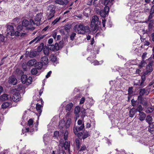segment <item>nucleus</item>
Segmentation results:
<instances>
[{
	"instance_id": "nucleus-19",
	"label": "nucleus",
	"mask_w": 154,
	"mask_h": 154,
	"mask_svg": "<svg viewBox=\"0 0 154 154\" xmlns=\"http://www.w3.org/2000/svg\"><path fill=\"white\" fill-rule=\"evenodd\" d=\"M148 131L151 134H154V125L153 124L149 125L148 127Z\"/></svg>"
},
{
	"instance_id": "nucleus-3",
	"label": "nucleus",
	"mask_w": 154,
	"mask_h": 154,
	"mask_svg": "<svg viewBox=\"0 0 154 154\" xmlns=\"http://www.w3.org/2000/svg\"><path fill=\"white\" fill-rule=\"evenodd\" d=\"M56 6L54 5H50L47 7V11H48V13L47 18L48 20H50L54 16L55 13V9Z\"/></svg>"
},
{
	"instance_id": "nucleus-14",
	"label": "nucleus",
	"mask_w": 154,
	"mask_h": 154,
	"mask_svg": "<svg viewBox=\"0 0 154 154\" xmlns=\"http://www.w3.org/2000/svg\"><path fill=\"white\" fill-rule=\"evenodd\" d=\"M20 95L19 93H14L12 97V100L14 102H17L20 100Z\"/></svg>"
},
{
	"instance_id": "nucleus-44",
	"label": "nucleus",
	"mask_w": 154,
	"mask_h": 154,
	"mask_svg": "<svg viewBox=\"0 0 154 154\" xmlns=\"http://www.w3.org/2000/svg\"><path fill=\"white\" fill-rule=\"evenodd\" d=\"M68 135V132L67 131H66L64 134V138L65 140L67 139Z\"/></svg>"
},
{
	"instance_id": "nucleus-22",
	"label": "nucleus",
	"mask_w": 154,
	"mask_h": 154,
	"mask_svg": "<svg viewBox=\"0 0 154 154\" xmlns=\"http://www.w3.org/2000/svg\"><path fill=\"white\" fill-rule=\"evenodd\" d=\"M91 57H88L87 58V60L90 61V62L91 63H93L94 65H98L100 64L99 62L97 60H94V61H93L91 60Z\"/></svg>"
},
{
	"instance_id": "nucleus-35",
	"label": "nucleus",
	"mask_w": 154,
	"mask_h": 154,
	"mask_svg": "<svg viewBox=\"0 0 154 154\" xmlns=\"http://www.w3.org/2000/svg\"><path fill=\"white\" fill-rule=\"evenodd\" d=\"M80 111V108L79 106H76L75 109L74 113L77 116H78V114Z\"/></svg>"
},
{
	"instance_id": "nucleus-29",
	"label": "nucleus",
	"mask_w": 154,
	"mask_h": 154,
	"mask_svg": "<svg viewBox=\"0 0 154 154\" xmlns=\"http://www.w3.org/2000/svg\"><path fill=\"white\" fill-rule=\"evenodd\" d=\"M73 131L74 134L77 135V136L78 137V135L80 133V132H79V131H80L79 130H78V128L76 126H74L73 128Z\"/></svg>"
},
{
	"instance_id": "nucleus-9",
	"label": "nucleus",
	"mask_w": 154,
	"mask_h": 154,
	"mask_svg": "<svg viewBox=\"0 0 154 154\" xmlns=\"http://www.w3.org/2000/svg\"><path fill=\"white\" fill-rule=\"evenodd\" d=\"M42 106L40 104H37L36 106V109L37 112L36 114L38 116V119L40 116L42 111Z\"/></svg>"
},
{
	"instance_id": "nucleus-20",
	"label": "nucleus",
	"mask_w": 154,
	"mask_h": 154,
	"mask_svg": "<svg viewBox=\"0 0 154 154\" xmlns=\"http://www.w3.org/2000/svg\"><path fill=\"white\" fill-rule=\"evenodd\" d=\"M12 107L11 103L8 102L4 103L2 105V107L3 109H6L7 107Z\"/></svg>"
},
{
	"instance_id": "nucleus-7",
	"label": "nucleus",
	"mask_w": 154,
	"mask_h": 154,
	"mask_svg": "<svg viewBox=\"0 0 154 154\" xmlns=\"http://www.w3.org/2000/svg\"><path fill=\"white\" fill-rule=\"evenodd\" d=\"M109 10V8L108 6H106L103 10H101L100 12V15L103 17H105L107 14Z\"/></svg>"
},
{
	"instance_id": "nucleus-12",
	"label": "nucleus",
	"mask_w": 154,
	"mask_h": 154,
	"mask_svg": "<svg viewBox=\"0 0 154 154\" xmlns=\"http://www.w3.org/2000/svg\"><path fill=\"white\" fill-rule=\"evenodd\" d=\"M150 91V89H141L140 90L139 94L140 96H143L144 94L147 95L148 94Z\"/></svg>"
},
{
	"instance_id": "nucleus-48",
	"label": "nucleus",
	"mask_w": 154,
	"mask_h": 154,
	"mask_svg": "<svg viewBox=\"0 0 154 154\" xmlns=\"http://www.w3.org/2000/svg\"><path fill=\"white\" fill-rule=\"evenodd\" d=\"M52 36L54 38V39H55L56 38L57 35V32L56 31H54L52 32Z\"/></svg>"
},
{
	"instance_id": "nucleus-21",
	"label": "nucleus",
	"mask_w": 154,
	"mask_h": 154,
	"mask_svg": "<svg viewBox=\"0 0 154 154\" xmlns=\"http://www.w3.org/2000/svg\"><path fill=\"white\" fill-rule=\"evenodd\" d=\"M9 97L11 98V96L9 97V96L7 94H4L1 96L0 99L4 101L8 99Z\"/></svg>"
},
{
	"instance_id": "nucleus-58",
	"label": "nucleus",
	"mask_w": 154,
	"mask_h": 154,
	"mask_svg": "<svg viewBox=\"0 0 154 154\" xmlns=\"http://www.w3.org/2000/svg\"><path fill=\"white\" fill-rule=\"evenodd\" d=\"M137 110H138L139 112H141L140 111L142 110V106L140 105L139 106L137 109Z\"/></svg>"
},
{
	"instance_id": "nucleus-4",
	"label": "nucleus",
	"mask_w": 154,
	"mask_h": 154,
	"mask_svg": "<svg viewBox=\"0 0 154 154\" xmlns=\"http://www.w3.org/2000/svg\"><path fill=\"white\" fill-rule=\"evenodd\" d=\"M33 121L32 119H31L28 121V125L29 127L22 129L21 134H24V133L28 132L29 131L32 132L34 131V128L33 127Z\"/></svg>"
},
{
	"instance_id": "nucleus-62",
	"label": "nucleus",
	"mask_w": 154,
	"mask_h": 154,
	"mask_svg": "<svg viewBox=\"0 0 154 154\" xmlns=\"http://www.w3.org/2000/svg\"><path fill=\"white\" fill-rule=\"evenodd\" d=\"M86 127L87 128H90L91 126V125L90 123H87L85 125Z\"/></svg>"
},
{
	"instance_id": "nucleus-8",
	"label": "nucleus",
	"mask_w": 154,
	"mask_h": 154,
	"mask_svg": "<svg viewBox=\"0 0 154 154\" xmlns=\"http://www.w3.org/2000/svg\"><path fill=\"white\" fill-rule=\"evenodd\" d=\"M7 33L11 36L14 35V29L12 26L8 25L7 27Z\"/></svg>"
},
{
	"instance_id": "nucleus-13",
	"label": "nucleus",
	"mask_w": 154,
	"mask_h": 154,
	"mask_svg": "<svg viewBox=\"0 0 154 154\" xmlns=\"http://www.w3.org/2000/svg\"><path fill=\"white\" fill-rule=\"evenodd\" d=\"M55 3L61 5H66L68 3L67 0H54Z\"/></svg>"
},
{
	"instance_id": "nucleus-26",
	"label": "nucleus",
	"mask_w": 154,
	"mask_h": 154,
	"mask_svg": "<svg viewBox=\"0 0 154 154\" xmlns=\"http://www.w3.org/2000/svg\"><path fill=\"white\" fill-rule=\"evenodd\" d=\"M139 115V119L141 121L143 120L144 119L146 116L145 114L143 112H140Z\"/></svg>"
},
{
	"instance_id": "nucleus-45",
	"label": "nucleus",
	"mask_w": 154,
	"mask_h": 154,
	"mask_svg": "<svg viewBox=\"0 0 154 154\" xmlns=\"http://www.w3.org/2000/svg\"><path fill=\"white\" fill-rule=\"evenodd\" d=\"M76 35V33L75 32H72L70 36V39L73 41Z\"/></svg>"
},
{
	"instance_id": "nucleus-55",
	"label": "nucleus",
	"mask_w": 154,
	"mask_h": 154,
	"mask_svg": "<svg viewBox=\"0 0 154 154\" xmlns=\"http://www.w3.org/2000/svg\"><path fill=\"white\" fill-rule=\"evenodd\" d=\"M102 24L103 27H105V23L106 22V20L104 18L103 19H102Z\"/></svg>"
},
{
	"instance_id": "nucleus-11",
	"label": "nucleus",
	"mask_w": 154,
	"mask_h": 154,
	"mask_svg": "<svg viewBox=\"0 0 154 154\" xmlns=\"http://www.w3.org/2000/svg\"><path fill=\"white\" fill-rule=\"evenodd\" d=\"M46 36V35H40L38 36H37L34 39L31 41L29 43V44H31L32 43H33L35 41V43H36L37 42L40 41V40L44 38Z\"/></svg>"
},
{
	"instance_id": "nucleus-51",
	"label": "nucleus",
	"mask_w": 154,
	"mask_h": 154,
	"mask_svg": "<svg viewBox=\"0 0 154 154\" xmlns=\"http://www.w3.org/2000/svg\"><path fill=\"white\" fill-rule=\"evenodd\" d=\"M133 90V87H129V89H128V94H131L133 93V91H132Z\"/></svg>"
},
{
	"instance_id": "nucleus-43",
	"label": "nucleus",
	"mask_w": 154,
	"mask_h": 154,
	"mask_svg": "<svg viewBox=\"0 0 154 154\" xmlns=\"http://www.w3.org/2000/svg\"><path fill=\"white\" fill-rule=\"evenodd\" d=\"M149 149L150 152L152 153V154H154V144L152 146H150Z\"/></svg>"
},
{
	"instance_id": "nucleus-24",
	"label": "nucleus",
	"mask_w": 154,
	"mask_h": 154,
	"mask_svg": "<svg viewBox=\"0 0 154 154\" xmlns=\"http://www.w3.org/2000/svg\"><path fill=\"white\" fill-rule=\"evenodd\" d=\"M51 60L54 63H57V57L56 55L52 54L50 56Z\"/></svg>"
},
{
	"instance_id": "nucleus-46",
	"label": "nucleus",
	"mask_w": 154,
	"mask_h": 154,
	"mask_svg": "<svg viewBox=\"0 0 154 154\" xmlns=\"http://www.w3.org/2000/svg\"><path fill=\"white\" fill-rule=\"evenodd\" d=\"M5 37L3 35L0 34V43L3 42L5 40Z\"/></svg>"
},
{
	"instance_id": "nucleus-16",
	"label": "nucleus",
	"mask_w": 154,
	"mask_h": 154,
	"mask_svg": "<svg viewBox=\"0 0 154 154\" xmlns=\"http://www.w3.org/2000/svg\"><path fill=\"white\" fill-rule=\"evenodd\" d=\"M44 65H46L48 63V59L47 56H44L41 59V62Z\"/></svg>"
},
{
	"instance_id": "nucleus-5",
	"label": "nucleus",
	"mask_w": 154,
	"mask_h": 154,
	"mask_svg": "<svg viewBox=\"0 0 154 154\" xmlns=\"http://www.w3.org/2000/svg\"><path fill=\"white\" fill-rule=\"evenodd\" d=\"M90 136L89 132L85 131L80 132L78 135V137L80 139L84 140Z\"/></svg>"
},
{
	"instance_id": "nucleus-63",
	"label": "nucleus",
	"mask_w": 154,
	"mask_h": 154,
	"mask_svg": "<svg viewBox=\"0 0 154 154\" xmlns=\"http://www.w3.org/2000/svg\"><path fill=\"white\" fill-rule=\"evenodd\" d=\"M150 12L151 13H154V5L152 6Z\"/></svg>"
},
{
	"instance_id": "nucleus-40",
	"label": "nucleus",
	"mask_w": 154,
	"mask_h": 154,
	"mask_svg": "<svg viewBox=\"0 0 154 154\" xmlns=\"http://www.w3.org/2000/svg\"><path fill=\"white\" fill-rule=\"evenodd\" d=\"M31 72L32 75H36L37 73V69L36 68H33L31 69Z\"/></svg>"
},
{
	"instance_id": "nucleus-56",
	"label": "nucleus",
	"mask_w": 154,
	"mask_h": 154,
	"mask_svg": "<svg viewBox=\"0 0 154 154\" xmlns=\"http://www.w3.org/2000/svg\"><path fill=\"white\" fill-rule=\"evenodd\" d=\"M153 13H151V12H150V14L149 16L148 19L149 20H150L153 17Z\"/></svg>"
},
{
	"instance_id": "nucleus-41",
	"label": "nucleus",
	"mask_w": 154,
	"mask_h": 154,
	"mask_svg": "<svg viewBox=\"0 0 154 154\" xmlns=\"http://www.w3.org/2000/svg\"><path fill=\"white\" fill-rule=\"evenodd\" d=\"M71 119H68L66 122V128H68L69 127V125L71 124Z\"/></svg>"
},
{
	"instance_id": "nucleus-15",
	"label": "nucleus",
	"mask_w": 154,
	"mask_h": 154,
	"mask_svg": "<svg viewBox=\"0 0 154 154\" xmlns=\"http://www.w3.org/2000/svg\"><path fill=\"white\" fill-rule=\"evenodd\" d=\"M8 81L9 83L12 84L13 85H16L17 82L16 78L13 76L9 77Z\"/></svg>"
},
{
	"instance_id": "nucleus-42",
	"label": "nucleus",
	"mask_w": 154,
	"mask_h": 154,
	"mask_svg": "<svg viewBox=\"0 0 154 154\" xmlns=\"http://www.w3.org/2000/svg\"><path fill=\"white\" fill-rule=\"evenodd\" d=\"M75 142L76 143V146L78 149H79L80 148V141L77 138L75 139Z\"/></svg>"
},
{
	"instance_id": "nucleus-37",
	"label": "nucleus",
	"mask_w": 154,
	"mask_h": 154,
	"mask_svg": "<svg viewBox=\"0 0 154 154\" xmlns=\"http://www.w3.org/2000/svg\"><path fill=\"white\" fill-rule=\"evenodd\" d=\"M145 80V75H143L142 76V80L141 81V82L140 84V85L142 87H143L145 85H143V83L144 82V81Z\"/></svg>"
},
{
	"instance_id": "nucleus-38",
	"label": "nucleus",
	"mask_w": 154,
	"mask_h": 154,
	"mask_svg": "<svg viewBox=\"0 0 154 154\" xmlns=\"http://www.w3.org/2000/svg\"><path fill=\"white\" fill-rule=\"evenodd\" d=\"M154 108L153 107H148L146 110V112L149 113L152 112L154 110Z\"/></svg>"
},
{
	"instance_id": "nucleus-23",
	"label": "nucleus",
	"mask_w": 154,
	"mask_h": 154,
	"mask_svg": "<svg viewBox=\"0 0 154 154\" xmlns=\"http://www.w3.org/2000/svg\"><path fill=\"white\" fill-rule=\"evenodd\" d=\"M70 143L67 141H66L64 144V147L65 149L68 150L69 151L70 150Z\"/></svg>"
},
{
	"instance_id": "nucleus-10",
	"label": "nucleus",
	"mask_w": 154,
	"mask_h": 154,
	"mask_svg": "<svg viewBox=\"0 0 154 154\" xmlns=\"http://www.w3.org/2000/svg\"><path fill=\"white\" fill-rule=\"evenodd\" d=\"M48 48L51 51H58L59 49L58 44L56 43L54 45H50L48 46Z\"/></svg>"
},
{
	"instance_id": "nucleus-17",
	"label": "nucleus",
	"mask_w": 154,
	"mask_h": 154,
	"mask_svg": "<svg viewBox=\"0 0 154 154\" xmlns=\"http://www.w3.org/2000/svg\"><path fill=\"white\" fill-rule=\"evenodd\" d=\"M152 63L150 62L147 66L146 67V71L147 73L152 71L153 70V68L152 67Z\"/></svg>"
},
{
	"instance_id": "nucleus-57",
	"label": "nucleus",
	"mask_w": 154,
	"mask_h": 154,
	"mask_svg": "<svg viewBox=\"0 0 154 154\" xmlns=\"http://www.w3.org/2000/svg\"><path fill=\"white\" fill-rule=\"evenodd\" d=\"M17 29L19 30H21L23 29V27L22 25H19L17 27Z\"/></svg>"
},
{
	"instance_id": "nucleus-6",
	"label": "nucleus",
	"mask_w": 154,
	"mask_h": 154,
	"mask_svg": "<svg viewBox=\"0 0 154 154\" xmlns=\"http://www.w3.org/2000/svg\"><path fill=\"white\" fill-rule=\"evenodd\" d=\"M42 17V14L40 13L37 14L35 17V24L38 26L40 24V21Z\"/></svg>"
},
{
	"instance_id": "nucleus-36",
	"label": "nucleus",
	"mask_w": 154,
	"mask_h": 154,
	"mask_svg": "<svg viewBox=\"0 0 154 154\" xmlns=\"http://www.w3.org/2000/svg\"><path fill=\"white\" fill-rule=\"evenodd\" d=\"M36 64H37V65L36 67L38 69H42V67L44 65L41 62H38Z\"/></svg>"
},
{
	"instance_id": "nucleus-18",
	"label": "nucleus",
	"mask_w": 154,
	"mask_h": 154,
	"mask_svg": "<svg viewBox=\"0 0 154 154\" xmlns=\"http://www.w3.org/2000/svg\"><path fill=\"white\" fill-rule=\"evenodd\" d=\"M37 63V61L35 59H32L27 63V65L29 66H32Z\"/></svg>"
},
{
	"instance_id": "nucleus-1",
	"label": "nucleus",
	"mask_w": 154,
	"mask_h": 154,
	"mask_svg": "<svg viewBox=\"0 0 154 154\" xmlns=\"http://www.w3.org/2000/svg\"><path fill=\"white\" fill-rule=\"evenodd\" d=\"M74 29L75 32H77L78 34H88L90 31L89 27L88 26H85L81 23L76 25L74 27Z\"/></svg>"
},
{
	"instance_id": "nucleus-39",
	"label": "nucleus",
	"mask_w": 154,
	"mask_h": 154,
	"mask_svg": "<svg viewBox=\"0 0 154 154\" xmlns=\"http://www.w3.org/2000/svg\"><path fill=\"white\" fill-rule=\"evenodd\" d=\"M60 19V17H59L58 18H57L55 19L54 20L52 23V24L53 25H54L56 23H57L58 22H59Z\"/></svg>"
},
{
	"instance_id": "nucleus-32",
	"label": "nucleus",
	"mask_w": 154,
	"mask_h": 154,
	"mask_svg": "<svg viewBox=\"0 0 154 154\" xmlns=\"http://www.w3.org/2000/svg\"><path fill=\"white\" fill-rule=\"evenodd\" d=\"M29 24V21L26 20H24L22 22V25L24 27L27 26Z\"/></svg>"
},
{
	"instance_id": "nucleus-28",
	"label": "nucleus",
	"mask_w": 154,
	"mask_h": 154,
	"mask_svg": "<svg viewBox=\"0 0 154 154\" xmlns=\"http://www.w3.org/2000/svg\"><path fill=\"white\" fill-rule=\"evenodd\" d=\"M128 20L132 25H134L135 23L134 17V16L131 15L129 16Z\"/></svg>"
},
{
	"instance_id": "nucleus-50",
	"label": "nucleus",
	"mask_w": 154,
	"mask_h": 154,
	"mask_svg": "<svg viewBox=\"0 0 154 154\" xmlns=\"http://www.w3.org/2000/svg\"><path fill=\"white\" fill-rule=\"evenodd\" d=\"M77 127L78 128V130H79L80 131L82 130L84 128V124H83L80 126H78Z\"/></svg>"
},
{
	"instance_id": "nucleus-2",
	"label": "nucleus",
	"mask_w": 154,
	"mask_h": 154,
	"mask_svg": "<svg viewBox=\"0 0 154 154\" xmlns=\"http://www.w3.org/2000/svg\"><path fill=\"white\" fill-rule=\"evenodd\" d=\"M101 22L99 20V17L96 15L92 17L90 26L93 28L92 31L93 33H96L98 30L99 26L100 25Z\"/></svg>"
},
{
	"instance_id": "nucleus-30",
	"label": "nucleus",
	"mask_w": 154,
	"mask_h": 154,
	"mask_svg": "<svg viewBox=\"0 0 154 154\" xmlns=\"http://www.w3.org/2000/svg\"><path fill=\"white\" fill-rule=\"evenodd\" d=\"M73 106V104L72 103H70L67 104L66 106V109L67 111H70L71 110Z\"/></svg>"
},
{
	"instance_id": "nucleus-59",
	"label": "nucleus",
	"mask_w": 154,
	"mask_h": 154,
	"mask_svg": "<svg viewBox=\"0 0 154 154\" xmlns=\"http://www.w3.org/2000/svg\"><path fill=\"white\" fill-rule=\"evenodd\" d=\"M146 55L147 53L146 52L143 53V54L142 56V58L143 59H144L145 58Z\"/></svg>"
},
{
	"instance_id": "nucleus-31",
	"label": "nucleus",
	"mask_w": 154,
	"mask_h": 154,
	"mask_svg": "<svg viewBox=\"0 0 154 154\" xmlns=\"http://www.w3.org/2000/svg\"><path fill=\"white\" fill-rule=\"evenodd\" d=\"M135 114V109L133 108L130 109L129 111V116L130 117H132Z\"/></svg>"
},
{
	"instance_id": "nucleus-52",
	"label": "nucleus",
	"mask_w": 154,
	"mask_h": 154,
	"mask_svg": "<svg viewBox=\"0 0 154 154\" xmlns=\"http://www.w3.org/2000/svg\"><path fill=\"white\" fill-rule=\"evenodd\" d=\"M59 135V132L55 131L54 132V136L55 137H57Z\"/></svg>"
},
{
	"instance_id": "nucleus-25",
	"label": "nucleus",
	"mask_w": 154,
	"mask_h": 154,
	"mask_svg": "<svg viewBox=\"0 0 154 154\" xmlns=\"http://www.w3.org/2000/svg\"><path fill=\"white\" fill-rule=\"evenodd\" d=\"M27 76L26 75H23L21 76V79L22 82L23 84L26 83Z\"/></svg>"
},
{
	"instance_id": "nucleus-49",
	"label": "nucleus",
	"mask_w": 154,
	"mask_h": 154,
	"mask_svg": "<svg viewBox=\"0 0 154 154\" xmlns=\"http://www.w3.org/2000/svg\"><path fill=\"white\" fill-rule=\"evenodd\" d=\"M32 82V78L29 77L28 78H27L26 83H28L29 84H30Z\"/></svg>"
},
{
	"instance_id": "nucleus-27",
	"label": "nucleus",
	"mask_w": 154,
	"mask_h": 154,
	"mask_svg": "<svg viewBox=\"0 0 154 154\" xmlns=\"http://www.w3.org/2000/svg\"><path fill=\"white\" fill-rule=\"evenodd\" d=\"M146 121L149 124V125L150 124H152V117L150 115L147 116L146 119Z\"/></svg>"
},
{
	"instance_id": "nucleus-54",
	"label": "nucleus",
	"mask_w": 154,
	"mask_h": 154,
	"mask_svg": "<svg viewBox=\"0 0 154 154\" xmlns=\"http://www.w3.org/2000/svg\"><path fill=\"white\" fill-rule=\"evenodd\" d=\"M52 73L51 71H49L47 74V75H46V77L47 78H49L50 76V75Z\"/></svg>"
},
{
	"instance_id": "nucleus-61",
	"label": "nucleus",
	"mask_w": 154,
	"mask_h": 154,
	"mask_svg": "<svg viewBox=\"0 0 154 154\" xmlns=\"http://www.w3.org/2000/svg\"><path fill=\"white\" fill-rule=\"evenodd\" d=\"M44 89L43 87H42L41 89H40L39 91V95L40 96L43 93V90Z\"/></svg>"
},
{
	"instance_id": "nucleus-60",
	"label": "nucleus",
	"mask_w": 154,
	"mask_h": 154,
	"mask_svg": "<svg viewBox=\"0 0 154 154\" xmlns=\"http://www.w3.org/2000/svg\"><path fill=\"white\" fill-rule=\"evenodd\" d=\"M150 43L148 41H146L144 42L145 45L148 46L149 45Z\"/></svg>"
},
{
	"instance_id": "nucleus-53",
	"label": "nucleus",
	"mask_w": 154,
	"mask_h": 154,
	"mask_svg": "<svg viewBox=\"0 0 154 154\" xmlns=\"http://www.w3.org/2000/svg\"><path fill=\"white\" fill-rule=\"evenodd\" d=\"M85 100V98L84 97H82L80 100V104H83Z\"/></svg>"
},
{
	"instance_id": "nucleus-34",
	"label": "nucleus",
	"mask_w": 154,
	"mask_h": 154,
	"mask_svg": "<svg viewBox=\"0 0 154 154\" xmlns=\"http://www.w3.org/2000/svg\"><path fill=\"white\" fill-rule=\"evenodd\" d=\"M49 49L48 48V47L47 48L46 47H45V48H44L43 49V51H44V54L48 56L49 55Z\"/></svg>"
},
{
	"instance_id": "nucleus-47",
	"label": "nucleus",
	"mask_w": 154,
	"mask_h": 154,
	"mask_svg": "<svg viewBox=\"0 0 154 154\" xmlns=\"http://www.w3.org/2000/svg\"><path fill=\"white\" fill-rule=\"evenodd\" d=\"M87 149L86 146L85 145H83L81 147V149L79 151H83Z\"/></svg>"
},
{
	"instance_id": "nucleus-64",
	"label": "nucleus",
	"mask_w": 154,
	"mask_h": 154,
	"mask_svg": "<svg viewBox=\"0 0 154 154\" xmlns=\"http://www.w3.org/2000/svg\"><path fill=\"white\" fill-rule=\"evenodd\" d=\"M77 123L79 125H82V120L79 119L78 120Z\"/></svg>"
},
{
	"instance_id": "nucleus-33",
	"label": "nucleus",
	"mask_w": 154,
	"mask_h": 154,
	"mask_svg": "<svg viewBox=\"0 0 154 154\" xmlns=\"http://www.w3.org/2000/svg\"><path fill=\"white\" fill-rule=\"evenodd\" d=\"M37 54V53L36 51H31L30 53L29 57H34L36 56Z\"/></svg>"
}]
</instances>
